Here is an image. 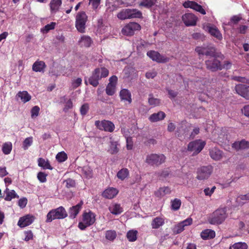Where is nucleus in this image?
Returning <instances> with one entry per match:
<instances>
[{
    "label": "nucleus",
    "instance_id": "1",
    "mask_svg": "<svg viewBox=\"0 0 249 249\" xmlns=\"http://www.w3.org/2000/svg\"><path fill=\"white\" fill-rule=\"evenodd\" d=\"M195 51L199 55L206 56L221 57V53L216 51L213 45L212 44H205L201 46H197Z\"/></svg>",
    "mask_w": 249,
    "mask_h": 249
},
{
    "label": "nucleus",
    "instance_id": "2",
    "mask_svg": "<svg viewBox=\"0 0 249 249\" xmlns=\"http://www.w3.org/2000/svg\"><path fill=\"white\" fill-rule=\"evenodd\" d=\"M68 213L65 208L62 206L51 210L47 214L46 222H51L55 219H61L66 218Z\"/></svg>",
    "mask_w": 249,
    "mask_h": 249
},
{
    "label": "nucleus",
    "instance_id": "3",
    "mask_svg": "<svg viewBox=\"0 0 249 249\" xmlns=\"http://www.w3.org/2000/svg\"><path fill=\"white\" fill-rule=\"evenodd\" d=\"M225 208L218 209L215 210L209 218V222L211 224L219 225L221 224L226 218L227 214Z\"/></svg>",
    "mask_w": 249,
    "mask_h": 249
},
{
    "label": "nucleus",
    "instance_id": "4",
    "mask_svg": "<svg viewBox=\"0 0 249 249\" xmlns=\"http://www.w3.org/2000/svg\"><path fill=\"white\" fill-rule=\"evenodd\" d=\"M117 17L121 20L141 18L142 17V13L136 9H124L117 14Z\"/></svg>",
    "mask_w": 249,
    "mask_h": 249
},
{
    "label": "nucleus",
    "instance_id": "5",
    "mask_svg": "<svg viewBox=\"0 0 249 249\" xmlns=\"http://www.w3.org/2000/svg\"><path fill=\"white\" fill-rule=\"evenodd\" d=\"M95 221V214L89 211L83 214L82 221L78 223V228L81 230H85L88 227L93 225Z\"/></svg>",
    "mask_w": 249,
    "mask_h": 249
},
{
    "label": "nucleus",
    "instance_id": "6",
    "mask_svg": "<svg viewBox=\"0 0 249 249\" xmlns=\"http://www.w3.org/2000/svg\"><path fill=\"white\" fill-rule=\"evenodd\" d=\"M166 157L162 154H151L147 155L145 162L151 166H159L165 161Z\"/></svg>",
    "mask_w": 249,
    "mask_h": 249
},
{
    "label": "nucleus",
    "instance_id": "7",
    "mask_svg": "<svg viewBox=\"0 0 249 249\" xmlns=\"http://www.w3.org/2000/svg\"><path fill=\"white\" fill-rule=\"evenodd\" d=\"M87 19L88 17L84 12H79L77 13L76 16L75 27L79 32L85 33Z\"/></svg>",
    "mask_w": 249,
    "mask_h": 249
},
{
    "label": "nucleus",
    "instance_id": "8",
    "mask_svg": "<svg viewBox=\"0 0 249 249\" xmlns=\"http://www.w3.org/2000/svg\"><path fill=\"white\" fill-rule=\"evenodd\" d=\"M213 168L211 165L203 166L197 169L196 178L199 180L207 179L212 173Z\"/></svg>",
    "mask_w": 249,
    "mask_h": 249
},
{
    "label": "nucleus",
    "instance_id": "9",
    "mask_svg": "<svg viewBox=\"0 0 249 249\" xmlns=\"http://www.w3.org/2000/svg\"><path fill=\"white\" fill-rule=\"evenodd\" d=\"M223 55L221 54V57L211 56L205 62L206 68L212 72H215L219 70L220 61L217 58H222Z\"/></svg>",
    "mask_w": 249,
    "mask_h": 249
},
{
    "label": "nucleus",
    "instance_id": "10",
    "mask_svg": "<svg viewBox=\"0 0 249 249\" xmlns=\"http://www.w3.org/2000/svg\"><path fill=\"white\" fill-rule=\"evenodd\" d=\"M206 143L201 140H196L189 143L188 145V150L193 152V155H196L199 153L204 148Z\"/></svg>",
    "mask_w": 249,
    "mask_h": 249
},
{
    "label": "nucleus",
    "instance_id": "11",
    "mask_svg": "<svg viewBox=\"0 0 249 249\" xmlns=\"http://www.w3.org/2000/svg\"><path fill=\"white\" fill-rule=\"evenodd\" d=\"M95 125L99 129L109 132H113L115 128L113 123L107 120H103L101 122L100 121H96Z\"/></svg>",
    "mask_w": 249,
    "mask_h": 249
},
{
    "label": "nucleus",
    "instance_id": "12",
    "mask_svg": "<svg viewBox=\"0 0 249 249\" xmlns=\"http://www.w3.org/2000/svg\"><path fill=\"white\" fill-rule=\"evenodd\" d=\"M141 26L136 22H130L126 25L122 29V33L126 36H132L136 31L141 29Z\"/></svg>",
    "mask_w": 249,
    "mask_h": 249
},
{
    "label": "nucleus",
    "instance_id": "13",
    "mask_svg": "<svg viewBox=\"0 0 249 249\" xmlns=\"http://www.w3.org/2000/svg\"><path fill=\"white\" fill-rule=\"evenodd\" d=\"M147 55L153 61L158 63H165L169 60L167 57L161 55L159 53L154 51H148L147 53Z\"/></svg>",
    "mask_w": 249,
    "mask_h": 249
},
{
    "label": "nucleus",
    "instance_id": "14",
    "mask_svg": "<svg viewBox=\"0 0 249 249\" xmlns=\"http://www.w3.org/2000/svg\"><path fill=\"white\" fill-rule=\"evenodd\" d=\"M235 89L239 95L246 99L249 100V86L238 84L235 86Z\"/></svg>",
    "mask_w": 249,
    "mask_h": 249
},
{
    "label": "nucleus",
    "instance_id": "15",
    "mask_svg": "<svg viewBox=\"0 0 249 249\" xmlns=\"http://www.w3.org/2000/svg\"><path fill=\"white\" fill-rule=\"evenodd\" d=\"M182 19L186 26H192L196 25L197 18L193 14L186 13L182 16Z\"/></svg>",
    "mask_w": 249,
    "mask_h": 249
},
{
    "label": "nucleus",
    "instance_id": "16",
    "mask_svg": "<svg viewBox=\"0 0 249 249\" xmlns=\"http://www.w3.org/2000/svg\"><path fill=\"white\" fill-rule=\"evenodd\" d=\"M100 79L99 68H96L92 72V75L89 77L88 81L90 85L94 87H96L99 85V81Z\"/></svg>",
    "mask_w": 249,
    "mask_h": 249
},
{
    "label": "nucleus",
    "instance_id": "17",
    "mask_svg": "<svg viewBox=\"0 0 249 249\" xmlns=\"http://www.w3.org/2000/svg\"><path fill=\"white\" fill-rule=\"evenodd\" d=\"M35 218L33 216L26 215L19 218L18 225L21 228H24L31 224L34 221Z\"/></svg>",
    "mask_w": 249,
    "mask_h": 249
},
{
    "label": "nucleus",
    "instance_id": "18",
    "mask_svg": "<svg viewBox=\"0 0 249 249\" xmlns=\"http://www.w3.org/2000/svg\"><path fill=\"white\" fill-rule=\"evenodd\" d=\"M232 147L236 151L248 149L249 148V142L245 140L235 142L232 143Z\"/></svg>",
    "mask_w": 249,
    "mask_h": 249
},
{
    "label": "nucleus",
    "instance_id": "19",
    "mask_svg": "<svg viewBox=\"0 0 249 249\" xmlns=\"http://www.w3.org/2000/svg\"><path fill=\"white\" fill-rule=\"evenodd\" d=\"M206 30L211 34V36L215 37L220 40L222 39V35L219 30L215 26H211L210 24L206 27Z\"/></svg>",
    "mask_w": 249,
    "mask_h": 249
},
{
    "label": "nucleus",
    "instance_id": "20",
    "mask_svg": "<svg viewBox=\"0 0 249 249\" xmlns=\"http://www.w3.org/2000/svg\"><path fill=\"white\" fill-rule=\"evenodd\" d=\"M83 204V202L80 201L77 205L70 208L69 213L70 218L74 219L76 217L80 210L81 209Z\"/></svg>",
    "mask_w": 249,
    "mask_h": 249
},
{
    "label": "nucleus",
    "instance_id": "21",
    "mask_svg": "<svg viewBox=\"0 0 249 249\" xmlns=\"http://www.w3.org/2000/svg\"><path fill=\"white\" fill-rule=\"evenodd\" d=\"M209 154L211 158L215 160H218L222 157V151L216 147L210 149Z\"/></svg>",
    "mask_w": 249,
    "mask_h": 249
},
{
    "label": "nucleus",
    "instance_id": "22",
    "mask_svg": "<svg viewBox=\"0 0 249 249\" xmlns=\"http://www.w3.org/2000/svg\"><path fill=\"white\" fill-rule=\"evenodd\" d=\"M166 116L165 113L161 111L158 113H154L151 114L149 117V120L151 122H157L163 120Z\"/></svg>",
    "mask_w": 249,
    "mask_h": 249
},
{
    "label": "nucleus",
    "instance_id": "23",
    "mask_svg": "<svg viewBox=\"0 0 249 249\" xmlns=\"http://www.w3.org/2000/svg\"><path fill=\"white\" fill-rule=\"evenodd\" d=\"M118 193V190L114 188H109L105 190L103 193V196L108 199H112Z\"/></svg>",
    "mask_w": 249,
    "mask_h": 249
},
{
    "label": "nucleus",
    "instance_id": "24",
    "mask_svg": "<svg viewBox=\"0 0 249 249\" xmlns=\"http://www.w3.org/2000/svg\"><path fill=\"white\" fill-rule=\"evenodd\" d=\"M46 65L43 61H36L33 65L32 69L36 72H44Z\"/></svg>",
    "mask_w": 249,
    "mask_h": 249
},
{
    "label": "nucleus",
    "instance_id": "25",
    "mask_svg": "<svg viewBox=\"0 0 249 249\" xmlns=\"http://www.w3.org/2000/svg\"><path fill=\"white\" fill-rule=\"evenodd\" d=\"M119 95L122 100L128 101L129 104L132 102L131 94L127 89H122L120 92Z\"/></svg>",
    "mask_w": 249,
    "mask_h": 249
},
{
    "label": "nucleus",
    "instance_id": "26",
    "mask_svg": "<svg viewBox=\"0 0 249 249\" xmlns=\"http://www.w3.org/2000/svg\"><path fill=\"white\" fill-rule=\"evenodd\" d=\"M201 238L204 240L213 238L215 236V231L211 229H206L203 231L200 234Z\"/></svg>",
    "mask_w": 249,
    "mask_h": 249
},
{
    "label": "nucleus",
    "instance_id": "27",
    "mask_svg": "<svg viewBox=\"0 0 249 249\" xmlns=\"http://www.w3.org/2000/svg\"><path fill=\"white\" fill-rule=\"evenodd\" d=\"M16 97L20 98L24 103L29 101L31 99V96L25 90L19 91L16 95Z\"/></svg>",
    "mask_w": 249,
    "mask_h": 249
},
{
    "label": "nucleus",
    "instance_id": "28",
    "mask_svg": "<svg viewBox=\"0 0 249 249\" xmlns=\"http://www.w3.org/2000/svg\"><path fill=\"white\" fill-rule=\"evenodd\" d=\"M77 170L87 178H90L92 177V170L89 166L80 167L77 168Z\"/></svg>",
    "mask_w": 249,
    "mask_h": 249
},
{
    "label": "nucleus",
    "instance_id": "29",
    "mask_svg": "<svg viewBox=\"0 0 249 249\" xmlns=\"http://www.w3.org/2000/svg\"><path fill=\"white\" fill-rule=\"evenodd\" d=\"M4 193L6 194V196L4 197L6 201H11L13 198H19V196L14 190H10L6 188L4 191Z\"/></svg>",
    "mask_w": 249,
    "mask_h": 249
},
{
    "label": "nucleus",
    "instance_id": "30",
    "mask_svg": "<svg viewBox=\"0 0 249 249\" xmlns=\"http://www.w3.org/2000/svg\"><path fill=\"white\" fill-rule=\"evenodd\" d=\"M164 224V220L160 217L154 218L152 222L151 226L153 229H158Z\"/></svg>",
    "mask_w": 249,
    "mask_h": 249
},
{
    "label": "nucleus",
    "instance_id": "31",
    "mask_svg": "<svg viewBox=\"0 0 249 249\" xmlns=\"http://www.w3.org/2000/svg\"><path fill=\"white\" fill-rule=\"evenodd\" d=\"M38 165L44 169L52 170L53 167L51 166L49 161L45 160L44 159L40 158L38 159Z\"/></svg>",
    "mask_w": 249,
    "mask_h": 249
},
{
    "label": "nucleus",
    "instance_id": "32",
    "mask_svg": "<svg viewBox=\"0 0 249 249\" xmlns=\"http://www.w3.org/2000/svg\"><path fill=\"white\" fill-rule=\"evenodd\" d=\"M171 192L170 188L168 187H163L160 188L156 193L155 195L158 197H162L164 196L170 194Z\"/></svg>",
    "mask_w": 249,
    "mask_h": 249
},
{
    "label": "nucleus",
    "instance_id": "33",
    "mask_svg": "<svg viewBox=\"0 0 249 249\" xmlns=\"http://www.w3.org/2000/svg\"><path fill=\"white\" fill-rule=\"evenodd\" d=\"M61 4V0H52L50 3L51 10L56 12L58 10Z\"/></svg>",
    "mask_w": 249,
    "mask_h": 249
},
{
    "label": "nucleus",
    "instance_id": "34",
    "mask_svg": "<svg viewBox=\"0 0 249 249\" xmlns=\"http://www.w3.org/2000/svg\"><path fill=\"white\" fill-rule=\"evenodd\" d=\"M248 246L245 242H239L231 245L229 249H248Z\"/></svg>",
    "mask_w": 249,
    "mask_h": 249
},
{
    "label": "nucleus",
    "instance_id": "35",
    "mask_svg": "<svg viewBox=\"0 0 249 249\" xmlns=\"http://www.w3.org/2000/svg\"><path fill=\"white\" fill-rule=\"evenodd\" d=\"M157 1L158 0H142L140 5L149 9L154 6Z\"/></svg>",
    "mask_w": 249,
    "mask_h": 249
},
{
    "label": "nucleus",
    "instance_id": "36",
    "mask_svg": "<svg viewBox=\"0 0 249 249\" xmlns=\"http://www.w3.org/2000/svg\"><path fill=\"white\" fill-rule=\"evenodd\" d=\"M109 210L111 213L113 214H119L123 212V209L120 204H115L112 207H110Z\"/></svg>",
    "mask_w": 249,
    "mask_h": 249
},
{
    "label": "nucleus",
    "instance_id": "37",
    "mask_svg": "<svg viewBox=\"0 0 249 249\" xmlns=\"http://www.w3.org/2000/svg\"><path fill=\"white\" fill-rule=\"evenodd\" d=\"M138 231L136 230H130L126 234L128 240L130 242H134L137 240Z\"/></svg>",
    "mask_w": 249,
    "mask_h": 249
},
{
    "label": "nucleus",
    "instance_id": "38",
    "mask_svg": "<svg viewBox=\"0 0 249 249\" xmlns=\"http://www.w3.org/2000/svg\"><path fill=\"white\" fill-rule=\"evenodd\" d=\"M148 103L150 106L156 107L160 104V101L159 99L154 98L152 94H149Z\"/></svg>",
    "mask_w": 249,
    "mask_h": 249
},
{
    "label": "nucleus",
    "instance_id": "39",
    "mask_svg": "<svg viewBox=\"0 0 249 249\" xmlns=\"http://www.w3.org/2000/svg\"><path fill=\"white\" fill-rule=\"evenodd\" d=\"M116 232L114 230H108L106 232V238L109 241H113L116 238Z\"/></svg>",
    "mask_w": 249,
    "mask_h": 249
},
{
    "label": "nucleus",
    "instance_id": "40",
    "mask_svg": "<svg viewBox=\"0 0 249 249\" xmlns=\"http://www.w3.org/2000/svg\"><path fill=\"white\" fill-rule=\"evenodd\" d=\"M171 209L174 211L178 210L181 204V200L178 198H175L174 200H171Z\"/></svg>",
    "mask_w": 249,
    "mask_h": 249
},
{
    "label": "nucleus",
    "instance_id": "41",
    "mask_svg": "<svg viewBox=\"0 0 249 249\" xmlns=\"http://www.w3.org/2000/svg\"><path fill=\"white\" fill-rule=\"evenodd\" d=\"M129 175V171L126 168H123L120 170L117 174V177L121 180H124Z\"/></svg>",
    "mask_w": 249,
    "mask_h": 249
},
{
    "label": "nucleus",
    "instance_id": "42",
    "mask_svg": "<svg viewBox=\"0 0 249 249\" xmlns=\"http://www.w3.org/2000/svg\"><path fill=\"white\" fill-rule=\"evenodd\" d=\"M106 93L109 96L113 95L115 91V85L113 83H109L106 89Z\"/></svg>",
    "mask_w": 249,
    "mask_h": 249
},
{
    "label": "nucleus",
    "instance_id": "43",
    "mask_svg": "<svg viewBox=\"0 0 249 249\" xmlns=\"http://www.w3.org/2000/svg\"><path fill=\"white\" fill-rule=\"evenodd\" d=\"M170 171L168 168L164 169L161 171L156 172L155 175L160 178H165L169 176Z\"/></svg>",
    "mask_w": 249,
    "mask_h": 249
},
{
    "label": "nucleus",
    "instance_id": "44",
    "mask_svg": "<svg viewBox=\"0 0 249 249\" xmlns=\"http://www.w3.org/2000/svg\"><path fill=\"white\" fill-rule=\"evenodd\" d=\"M80 42L83 45L86 47H89L90 46L92 40L90 37L88 36H83L81 37Z\"/></svg>",
    "mask_w": 249,
    "mask_h": 249
},
{
    "label": "nucleus",
    "instance_id": "45",
    "mask_svg": "<svg viewBox=\"0 0 249 249\" xmlns=\"http://www.w3.org/2000/svg\"><path fill=\"white\" fill-rule=\"evenodd\" d=\"M33 137H30L26 138L22 144V148L24 150H27L33 143Z\"/></svg>",
    "mask_w": 249,
    "mask_h": 249
},
{
    "label": "nucleus",
    "instance_id": "46",
    "mask_svg": "<svg viewBox=\"0 0 249 249\" xmlns=\"http://www.w3.org/2000/svg\"><path fill=\"white\" fill-rule=\"evenodd\" d=\"M242 19L240 14L238 15L233 16L231 18L230 21L229 22L228 25L231 26L232 24H236L238 22Z\"/></svg>",
    "mask_w": 249,
    "mask_h": 249
},
{
    "label": "nucleus",
    "instance_id": "47",
    "mask_svg": "<svg viewBox=\"0 0 249 249\" xmlns=\"http://www.w3.org/2000/svg\"><path fill=\"white\" fill-rule=\"evenodd\" d=\"M242 200H249V193L245 195L239 196L236 199V202L238 205H242L244 203Z\"/></svg>",
    "mask_w": 249,
    "mask_h": 249
},
{
    "label": "nucleus",
    "instance_id": "48",
    "mask_svg": "<svg viewBox=\"0 0 249 249\" xmlns=\"http://www.w3.org/2000/svg\"><path fill=\"white\" fill-rule=\"evenodd\" d=\"M12 148V145L11 142H6L3 144L2 146V152L4 154L6 155L9 154Z\"/></svg>",
    "mask_w": 249,
    "mask_h": 249
},
{
    "label": "nucleus",
    "instance_id": "49",
    "mask_svg": "<svg viewBox=\"0 0 249 249\" xmlns=\"http://www.w3.org/2000/svg\"><path fill=\"white\" fill-rule=\"evenodd\" d=\"M55 25V22H52L51 23L46 25L41 31L44 34L47 33L49 31L54 29Z\"/></svg>",
    "mask_w": 249,
    "mask_h": 249
},
{
    "label": "nucleus",
    "instance_id": "50",
    "mask_svg": "<svg viewBox=\"0 0 249 249\" xmlns=\"http://www.w3.org/2000/svg\"><path fill=\"white\" fill-rule=\"evenodd\" d=\"M117 142H111V143L110 145V148L109 149V152L111 154H114L117 153L118 152V148L117 147Z\"/></svg>",
    "mask_w": 249,
    "mask_h": 249
},
{
    "label": "nucleus",
    "instance_id": "51",
    "mask_svg": "<svg viewBox=\"0 0 249 249\" xmlns=\"http://www.w3.org/2000/svg\"><path fill=\"white\" fill-rule=\"evenodd\" d=\"M67 158V155L64 152H59L56 156V159L59 162H64Z\"/></svg>",
    "mask_w": 249,
    "mask_h": 249
},
{
    "label": "nucleus",
    "instance_id": "52",
    "mask_svg": "<svg viewBox=\"0 0 249 249\" xmlns=\"http://www.w3.org/2000/svg\"><path fill=\"white\" fill-rule=\"evenodd\" d=\"M64 183L67 188H73L75 186V181L74 179L69 178L64 181Z\"/></svg>",
    "mask_w": 249,
    "mask_h": 249
},
{
    "label": "nucleus",
    "instance_id": "53",
    "mask_svg": "<svg viewBox=\"0 0 249 249\" xmlns=\"http://www.w3.org/2000/svg\"><path fill=\"white\" fill-rule=\"evenodd\" d=\"M193 4L194 5H193V8H192L193 9H194V10H196V11L197 12H199V13H200L202 15H205L206 14V11L202 8V6H201L199 4H198V3H197L196 2H195Z\"/></svg>",
    "mask_w": 249,
    "mask_h": 249
},
{
    "label": "nucleus",
    "instance_id": "54",
    "mask_svg": "<svg viewBox=\"0 0 249 249\" xmlns=\"http://www.w3.org/2000/svg\"><path fill=\"white\" fill-rule=\"evenodd\" d=\"M47 174L44 172H39L37 174V178L39 181L41 183L45 182L47 181L46 177Z\"/></svg>",
    "mask_w": 249,
    "mask_h": 249
},
{
    "label": "nucleus",
    "instance_id": "55",
    "mask_svg": "<svg viewBox=\"0 0 249 249\" xmlns=\"http://www.w3.org/2000/svg\"><path fill=\"white\" fill-rule=\"evenodd\" d=\"M232 64L229 61H225L223 62V64L222 65L220 63V69L219 70H221L222 69L229 70L230 69L231 67Z\"/></svg>",
    "mask_w": 249,
    "mask_h": 249
},
{
    "label": "nucleus",
    "instance_id": "56",
    "mask_svg": "<svg viewBox=\"0 0 249 249\" xmlns=\"http://www.w3.org/2000/svg\"><path fill=\"white\" fill-rule=\"evenodd\" d=\"M184 227L181 223H178L174 229V232L176 234H178L184 230Z\"/></svg>",
    "mask_w": 249,
    "mask_h": 249
},
{
    "label": "nucleus",
    "instance_id": "57",
    "mask_svg": "<svg viewBox=\"0 0 249 249\" xmlns=\"http://www.w3.org/2000/svg\"><path fill=\"white\" fill-rule=\"evenodd\" d=\"M126 142V148L128 150H131L133 147V142L132 139L130 137H126L125 136Z\"/></svg>",
    "mask_w": 249,
    "mask_h": 249
},
{
    "label": "nucleus",
    "instance_id": "58",
    "mask_svg": "<svg viewBox=\"0 0 249 249\" xmlns=\"http://www.w3.org/2000/svg\"><path fill=\"white\" fill-rule=\"evenodd\" d=\"M248 29V26L245 25H240L237 28V31L239 34L245 35L246 33L247 30Z\"/></svg>",
    "mask_w": 249,
    "mask_h": 249
},
{
    "label": "nucleus",
    "instance_id": "59",
    "mask_svg": "<svg viewBox=\"0 0 249 249\" xmlns=\"http://www.w3.org/2000/svg\"><path fill=\"white\" fill-rule=\"evenodd\" d=\"M89 109V105L88 104H84L80 107V111L81 114L83 116L85 115L87 113Z\"/></svg>",
    "mask_w": 249,
    "mask_h": 249
},
{
    "label": "nucleus",
    "instance_id": "60",
    "mask_svg": "<svg viewBox=\"0 0 249 249\" xmlns=\"http://www.w3.org/2000/svg\"><path fill=\"white\" fill-rule=\"evenodd\" d=\"M100 70V76H101V79L103 77H106L108 75V71L106 68L103 67L101 68H99Z\"/></svg>",
    "mask_w": 249,
    "mask_h": 249
},
{
    "label": "nucleus",
    "instance_id": "61",
    "mask_svg": "<svg viewBox=\"0 0 249 249\" xmlns=\"http://www.w3.org/2000/svg\"><path fill=\"white\" fill-rule=\"evenodd\" d=\"M82 79L81 78H77L73 80L72 83V87L73 89H76L79 87L82 84Z\"/></svg>",
    "mask_w": 249,
    "mask_h": 249
},
{
    "label": "nucleus",
    "instance_id": "62",
    "mask_svg": "<svg viewBox=\"0 0 249 249\" xmlns=\"http://www.w3.org/2000/svg\"><path fill=\"white\" fill-rule=\"evenodd\" d=\"M24 233L25 235V237L24 238V240L25 241H28L30 240H31L33 239V234L31 231L29 230V231H25Z\"/></svg>",
    "mask_w": 249,
    "mask_h": 249
},
{
    "label": "nucleus",
    "instance_id": "63",
    "mask_svg": "<svg viewBox=\"0 0 249 249\" xmlns=\"http://www.w3.org/2000/svg\"><path fill=\"white\" fill-rule=\"evenodd\" d=\"M39 110L40 108L38 106H36L34 107L31 109L32 117L33 118L34 116H37L39 114Z\"/></svg>",
    "mask_w": 249,
    "mask_h": 249
},
{
    "label": "nucleus",
    "instance_id": "64",
    "mask_svg": "<svg viewBox=\"0 0 249 249\" xmlns=\"http://www.w3.org/2000/svg\"><path fill=\"white\" fill-rule=\"evenodd\" d=\"M27 203V199L25 197H23L19 199L18 202V206L21 208H24Z\"/></svg>",
    "mask_w": 249,
    "mask_h": 249
}]
</instances>
